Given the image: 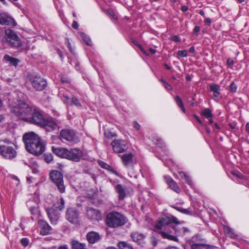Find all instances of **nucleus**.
<instances>
[{
  "label": "nucleus",
  "instance_id": "f257e3e1",
  "mask_svg": "<svg viewBox=\"0 0 249 249\" xmlns=\"http://www.w3.org/2000/svg\"><path fill=\"white\" fill-rule=\"evenodd\" d=\"M26 149L29 153L38 156L42 154L45 149V144L38 135L31 132L25 133L22 138Z\"/></svg>",
  "mask_w": 249,
  "mask_h": 249
},
{
  "label": "nucleus",
  "instance_id": "f03ea898",
  "mask_svg": "<svg viewBox=\"0 0 249 249\" xmlns=\"http://www.w3.org/2000/svg\"><path fill=\"white\" fill-rule=\"evenodd\" d=\"M106 222L109 228H116L124 225L126 222V218L121 213L112 211L107 215Z\"/></svg>",
  "mask_w": 249,
  "mask_h": 249
},
{
  "label": "nucleus",
  "instance_id": "7ed1b4c3",
  "mask_svg": "<svg viewBox=\"0 0 249 249\" xmlns=\"http://www.w3.org/2000/svg\"><path fill=\"white\" fill-rule=\"evenodd\" d=\"M33 108L23 101H19L17 106L14 107L13 111L16 115L25 121L28 120Z\"/></svg>",
  "mask_w": 249,
  "mask_h": 249
},
{
  "label": "nucleus",
  "instance_id": "20e7f679",
  "mask_svg": "<svg viewBox=\"0 0 249 249\" xmlns=\"http://www.w3.org/2000/svg\"><path fill=\"white\" fill-rule=\"evenodd\" d=\"M174 222H178V219L174 216H164L160 219L156 223L155 228L158 230L170 231Z\"/></svg>",
  "mask_w": 249,
  "mask_h": 249
},
{
  "label": "nucleus",
  "instance_id": "39448f33",
  "mask_svg": "<svg viewBox=\"0 0 249 249\" xmlns=\"http://www.w3.org/2000/svg\"><path fill=\"white\" fill-rule=\"evenodd\" d=\"M9 141H0V155L4 159L12 160L17 156V152L14 148L8 145Z\"/></svg>",
  "mask_w": 249,
  "mask_h": 249
},
{
  "label": "nucleus",
  "instance_id": "423d86ee",
  "mask_svg": "<svg viewBox=\"0 0 249 249\" xmlns=\"http://www.w3.org/2000/svg\"><path fill=\"white\" fill-rule=\"evenodd\" d=\"M50 177L52 181L56 185L58 190L61 193L65 191V187L63 182V177L62 173L56 170H53L50 174Z\"/></svg>",
  "mask_w": 249,
  "mask_h": 249
},
{
  "label": "nucleus",
  "instance_id": "0eeeda50",
  "mask_svg": "<svg viewBox=\"0 0 249 249\" xmlns=\"http://www.w3.org/2000/svg\"><path fill=\"white\" fill-rule=\"evenodd\" d=\"M45 119L46 118L42 115L40 110L34 108L27 122L41 127L45 124Z\"/></svg>",
  "mask_w": 249,
  "mask_h": 249
},
{
  "label": "nucleus",
  "instance_id": "6e6552de",
  "mask_svg": "<svg viewBox=\"0 0 249 249\" xmlns=\"http://www.w3.org/2000/svg\"><path fill=\"white\" fill-rule=\"evenodd\" d=\"M60 135L62 139L71 142L77 143L80 141L79 137L72 129H64L61 130Z\"/></svg>",
  "mask_w": 249,
  "mask_h": 249
},
{
  "label": "nucleus",
  "instance_id": "1a4fd4ad",
  "mask_svg": "<svg viewBox=\"0 0 249 249\" xmlns=\"http://www.w3.org/2000/svg\"><path fill=\"white\" fill-rule=\"evenodd\" d=\"M29 80L32 87L36 90H42L47 86L46 81L38 75H33L30 77Z\"/></svg>",
  "mask_w": 249,
  "mask_h": 249
},
{
  "label": "nucleus",
  "instance_id": "9d476101",
  "mask_svg": "<svg viewBox=\"0 0 249 249\" xmlns=\"http://www.w3.org/2000/svg\"><path fill=\"white\" fill-rule=\"evenodd\" d=\"M113 151L117 154L125 152L128 149L126 142L120 139H115L111 143Z\"/></svg>",
  "mask_w": 249,
  "mask_h": 249
},
{
  "label": "nucleus",
  "instance_id": "9b49d317",
  "mask_svg": "<svg viewBox=\"0 0 249 249\" xmlns=\"http://www.w3.org/2000/svg\"><path fill=\"white\" fill-rule=\"evenodd\" d=\"M5 35L7 36V41L14 47H19L20 46L19 38L17 35L12 30L7 29L5 31Z\"/></svg>",
  "mask_w": 249,
  "mask_h": 249
},
{
  "label": "nucleus",
  "instance_id": "f8f14e48",
  "mask_svg": "<svg viewBox=\"0 0 249 249\" xmlns=\"http://www.w3.org/2000/svg\"><path fill=\"white\" fill-rule=\"evenodd\" d=\"M66 218L72 224H77L79 223V213L74 208L68 209L66 211Z\"/></svg>",
  "mask_w": 249,
  "mask_h": 249
},
{
  "label": "nucleus",
  "instance_id": "ddd939ff",
  "mask_svg": "<svg viewBox=\"0 0 249 249\" xmlns=\"http://www.w3.org/2000/svg\"><path fill=\"white\" fill-rule=\"evenodd\" d=\"M68 154L69 156H68L67 159L75 162H78L83 156L82 151L78 148L68 149Z\"/></svg>",
  "mask_w": 249,
  "mask_h": 249
},
{
  "label": "nucleus",
  "instance_id": "4468645a",
  "mask_svg": "<svg viewBox=\"0 0 249 249\" xmlns=\"http://www.w3.org/2000/svg\"><path fill=\"white\" fill-rule=\"evenodd\" d=\"M87 215L89 219L92 221H99L102 219L101 213L98 210L91 208L87 209Z\"/></svg>",
  "mask_w": 249,
  "mask_h": 249
},
{
  "label": "nucleus",
  "instance_id": "2eb2a0df",
  "mask_svg": "<svg viewBox=\"0 0 249 249\" xmlns=\"http://www.w3.org/2000/svg\"><path fill=\"white\" fill-rule=\"evenodd\" d=\"M48 217L52 224H55L59 218V213L54 209L50 208L47 210Z\"/></svg>",
  "mask_w": 249,
  "mask_h": 249
},
{
  "label": "nucleus",
  "instance_id": "dca6fc26",
  "mask_svg": "<svg viewBox=\"0 0 249 249\" xmlns=\"http://www.w3.org/2000/svg\"><path fill=\"white\" fill-rule=\"evenodd\" d=\"M38 226L40 229V233L41 234L47 235L50 233L51 227L44 220H39L38 221Z\"/></svg>",
  "mask_w": 249,
  "mask_h": 249
},
{
  "label": "nucleus",
  "instance_id": "f3484780",
  "mask_svg": "<svg viewBox=\"0 0 249 249\" xmlns=\"http://www.w3.org/2000/svg\"><path fill=\"white\" fill-rule=\"evenodd\" d=\"M44 124L41 127H44L47 131L58 129V126L57 124L51 119L46 118Z\"/></svg>",
  "mask_w": 249,
  "mask_h": 249
},
{
  "label": "nucleus",
  "instance_id": "a211bd4d",
  "mask_svg": "<svg viewBox=\"0 0 249 249\" xmlns=\"http://www.w3.org/2000/svg\"><path fill=\"white\" fill-rule=\"evenodd\" d=\"M52 151L54 154L60 158L67 159L68 156H69L68 154V149L67 148L61 147L55 148L54 146H53Z\"/></svg>",
  "mask_w": 249,
  "mask_h": 249
},
{
  "label": "nucleus",
  "instance_id": "6ab92c4d",
  "mask_svg": "<svg viewBox=\"0 0 249 249\" xmlns=\"http://www.w3.org/2000/svg\"><path fill=\"white\" fill-rule=\"evenodd\" d=\"M134 155L131 153L124 154L121 157L122 162L126 167H129L133 164Z\"/></svg>",
  "mask_w": 249,
  "mask_h": 249
},
{
  "label": "nucleus",
  "instance_id": "aec40b11",
  "mask_svg": "<svg viewBox=\"0 0 249 249\" xmlns=\"http://www.w3.org/2000/svg\"><path fill=\"white\" fill-rule=\"evenodd\" d=\"M14 19L4 13H0V24L2 25H10L14 23Z\"/></svg>",
  "mask_w": 249,
  "mask_h": 249
},
{
  "label": "nucleus",
  "instance_id": "412c9836",
  "mask_svg": "<svg viewBox=\"0 0 249 249\" xmlns=\"http://www.w3.org/2000/svg\"><path fill=\"white\" fill-rule=\"evenodd\" d=\"M131 237L132 240L138 243L139 245H142L144 243L145 236L141 233L134 231L131 234Z\"/></svg>",
  "mask_w": 249,
  "mask_h": 249
},
{
  "label": "nucleus",
  "instance_id": "4be33fe9",
  "mask_svg": "<svg viewBox=\"0 0 249 249\" xmlns=\"http://www.w3.org/2000/svg\"><path fill=\"white\" fill-rule=\"evenodd\" d=\"M174 224H176V225L175 226L173 225L172 229L174 230L178 235H183L186 232L188 231L187 228L180 225V222L178 220V222H174Z\"/></svg>",
  "mask_w": 249,
  "mask_h": 249
},
{
  "label": "nucleus",
  "instance_id": "5701e85b",
  "mask_svg": "<svg viewBox=\"0 0 249 249\" xmlns=\"http://www.w3.org/2000/svg\"><path fill=\"white\" fill-rule=\"evenodd\" d=\"M87 238L89 243L94 244L98 242L101 237L98 232L92 231L87 234Z\"/></svg>",
  "mask_w": 249,
  "mask_h": 249
},
{
  "label": "nucleus",
  "instance_id": "b1692460",
  "mask_svg": "<svg viewBox=\"0 0 249 249\" xmlns=\"http://www.w3.org/2000/svg\"><path fill=\"white\" fill-rule=\"evenodd\" d=\"M4 60L8 62L11 65L16 67L20 62V60L17 58L10 56L9 55L6 54L4 56Z\"/></svg>",
  "mask_w": 249,
  "mask_h": 249
},
{
  "label": "nucleus",
  "instance_id": "393cba45",
  "mask_svg": "<svg viewBox=\"0 0 249 249\" xmlns=\"http://www.w3.org/2000/svg\"><path fill=\"white\" fill-rule=\"evenodd\" d=\"M115 190L119 195V198L120 200H123L126 196L124 189L122 185L118 184L115 187Z\"/></svg>",
  "mask_w": 249,
  "mask_h": 249
},
{
  "label": "nucleus",
  "instance_id": "a878e982",
  "mask_svg": "<svg viewBox=\"0 0 249 249\" xmlns=\"http://www.w3.org/2000/svg\"><path fill=\"white\" fill-rule=\"evenodd\" d=\"M65 201L63 198L59 199L53 205V209H54L56 211H61L64 207Z\"/></svg>",
  "mask_w": 249,
  "mask_h": 249
},
{
  "label": "nucleus",
  "instance_id": "bb28decb",
  "mask_svg": "<svg viewBox=\"0 0 249 249\" xmlns=\"http://www.w3.org/2000/svg\"><path fill=\"white\" fill-rule=\"evenodd\" d=\"M210 89L213 92V96L218 97L220 94V86L216 84H212L210 86Z\"/></svg>",
  "mask_w": 249,
  "mask_h": 249
},
{
  "label": "nucleus",
  "instance_id": "cd10ccee",
  "mask_svg": "<svg viewBox=\"0 0 249 249\" xmlns=\"http://www.w3.org/2000/svg\"><path fill=\"white\" fill-rule=\"evenodd\" d=\"M168 232L169 231L165 232L164 231H160V233L164 238L178 242V238L176 236L169 234Z\"/></svg>",
  "mask_w": 249,
  "mask_h": 249
},
{
  "label": "nucleus",
  "instance_id": "c85d7f7f",
  "mask_svg": "<svg viewBox=\"0 0 249 249\" xmlns=\"http://www.w3.org/2000/svg\"><path fill=\"white\" fill-rule=\"evenodd\" d=\"M71 249H87L84 244L79 243L77 241H71Z\"/></svg>",
  "mask_w": 249,
  "mask_h": 249
},
{
  "label": "nucleus",
  "instance_id": "c756f323",
  "mask_svg": "<svg viewBox=\"0 0 249 249\" xmlns=\"http://www.w3.org/2000/svg\"><path fill=\"white\" fill-rule=\"evenodd\" d=\"M175 100L177 104L178 105V107L180 108L182 112L185 113L186 110L184 107V105L181 98L178 96H177L175 98Z\"/></svg>",
  "mask_w": 249,
  "mask_h": 249
},
{
  "label": "nucleus",
  "instance_id": "7c9ffc66",
  "mask_svg": "<svg viewBox=\"0 0 249 249\" xmlns=\"http://www.w3.org/2000/svg\"><path fill=\"white\" fill-rule=\"evenodd\" d=\"M192 249H210L207 245L201 244H193L191 245Z\"/></svg>",
  "mask_w": 249,
  "mask_h": 249
},
{
  "label": "nucleus",
  "instance_id": "2f4dec72",
  "mask_svg": "<svg viewBox=\"0 0 249 249\" xmlns=\"http://www.w3.org/2000/svg\"><path fill=\"white\" fill-rule=\"evenodd\" d=\"M118 247L120 249H133L130 244L124 241L120 242L118 244Z\"/></svg>",
  "mask_w": 249,
  "mask_h": 249
},
{
  "label": "nucleus",
  "instance_id": "473e14b6",
  "mask_svg": "<svg viewBox=\"0 0 249 249\" xmlns=\"http://www.w3.org/2000/svg\"><path fill=\"white\" fill-rule=\"evenodd\" d=\"M179 174L181 178H183L185 182L189 185H192V181L189 177L184 172H179Z\"/></svg>",
  "mask_w": 249,
  "mask_h": 249
},
{
  "label": "nucleus",
  "instance_id": "72a5a7b5",
  "mask_svg": "<svg viewBox=\"0 0 249 249\" xmlns=\"http://www.w3.org/2000/svg\"><path fill=\"white\" fill-rule=\"evenodd\" d=\"M80 37L84 40L85 43L89 46L91 45V41L90 38L84 33L80 34Z\"/></svg>",
  "mask_w": 249,
  "mask_h": 249
},
{
  "label": "nucleus",
  "instance_id": "f704fd0d",
  "mask_svg": "<svg viewBox=\"0 0 249 249\" xmlns=\"http://www.w3.org/2000/svg\"><path fill=\"white\" fill-rule=\"evenodd\" d=\"M62 100L65 104L71 106L72 97H70L66 94H63L62 96Z\"/></svg>",
  "mask_w": 249,
  "mask_h": 249
},
{
  "label": "nucleus",
  "instance_id": "c9c22d12",
  "mask_svg": "<svg viewBox=\"0 0 249 249\" xmlns=\"http://www.w3.org/2000/svg\"><path fill=\"white\" fill-rule=\"evenodd\" d=\"M169 186L171 189L175 191L176 192L179 193L180 192V190L179 188L178 187L177 184L175 182V181L174 180L173 181L171 184H170Z\"/></svg>",
  "mask_w": 249,
  "mask_h": 249
},
{
  "label": "nucleus",
  "instance_id": "e433bc0d",
  "mask_svg": "<svg viewBox=\"0 0 249 249\" xmlns=\"http://www.w3.org/2000/svg\"><path fill=\"white\" fill-rule=\"evenodd\" d=\"M202 115L206 118H210L212 117V113L209 108H205L202 112Z\"/></svg>",
  "mask_w": 249,
  "mask_h": 249
},
{
  "label": "nucleus",
  "instance_id": "4c0bfd02",
  "mask_svg": "<svg viewBox=\"0 0 249 249\" xmlns=\"http://www.w3.org/2000/svg\"><path fill=\"white\" fill-rule=\"evenodd\" d=\"M74 105L77 107H81V105L79 100L75 96L72 97L71 106Z\"/></svg>",
  "mask_w": 249,
  "mask_h": 249
},
{
  "label": "nucleus",
  "instance_id": "58836bf2",
  "mask_svg": "<svg viewBox=\"0 0 249 249\" xmlns=\"http://www.w3.org/2000/svg\"><path fill=\"white\" fill-rule=\"evenodd\" d=\"M44 160L47 163H50L53 160V156L51 154H44Z\"/></svg>",
  "mask_w": 249,
  "mask_h": 249
},
{
  "label": "nucleus",
  "instance_id": "ea45409f",
  "mask_svg": "<svg viewBox=\"0 0 249 249\" xmlns=\"http://www.w3.org/2000/svg\"><path fill=\"white\" fill-rule=\"evenodd\" d=\"M174 208L185 214H191L190 211L188 209L180 208L178 207H173Z\"/></svg>",
  "mask_w": 249,
  "mask_h": 249
},
{
  "label": "nucleus",
  "instance_id": "a19ab883",
  "mask_svg": "<svg viewBox=\"0 0 249 249\" xmlns=\"http://www.w3.org/2000/svg\"><path fill=\"white\" fill-rule=\"evenodd\" d=\"M104 135H105V136L108 139H110V138H113V137H115L116 136V135L115 133H112L108 130L106 131L105 132Z\"/></svg>",
  "mask_w": 249,
  "mask_h": 249
},
{
  "label": "nucleus",
  "instance_id": "79ce46f5",
  "mask_svg": "<svg viewBox=\"0 0 249 249\" xmlns=\"http://www.w3.org/2000/svg\"><path fill=\"white\" fill-rule=\"evenodd\" d=\"M133 43L137 46H138L139 47V48L140 49V50L142 51V52L144 53L145 54V55H149V53H147L145 50L144 49L142 48V47L138 43L137 41H133Z\"/></svg>",
  "mask_w": 249,
  "mask_h": 249
},
{
  "label": "nucleus",
  "instance_id": "37998d69",
  "mask_svg": "<svg viewBox=\"0 0 249 249\" xmlns=\"http://www.w3.org/2000/svg\"><path fill=\"white\" fill-rule=\"evenodd\" d=\"M20 243L24 247H26L28 246L29 244V241L27 238H23L21 239Z\"/></svg>",
  "mask_w": 249,
  "mask_h": 249
},
{
  "label": "nucleus",
  "instance_id": "c03bdc74",
  "mask_svg": "<svg viewBox=\"0 0 249 249\" xmlns=\"http://www.w3.org/2000/svg\"><path fill=\"white\" fill-rule=\"evenodd\" d=\"M178 54L181 57H186L187 55V52L186 50H179L178 52Z\"/></svg>",
  "mask_w": 249,
  "mask_h": 249
},
{
  "label": "nucleus",
  "instance_id": "a18cd8bd",
  "mask_svg": "<svg viewBox=\"0 0 249 249\" xmlns=\"http://www.w3.org/2000/svg\"><path fill=\"white\" fill-rule=\"evenodd\" d=\"M225 231L231 237H233L235 236L234 233L232 232V229L229 227L225 229Z\"/></svg>",
  "mask_w": 249,
  "mask_h": 249
},
{
  "label": "nucleus",
  "instance_id": "49530a36",
  "mask_svg": "<svg viewBox=\"0 0 249 249\" xmlns=\"http://www.w3.org/2000/svg\"><path fill=\"white\" fill-rule=\"evenodd\" d=\"M230 89L231 91L235 92L236 90L237 87L236 85L233 82H232L230 86Z\"/></svg>",
  "mask_w": 249,
  "mask_h": 249
},
{
  "label": "nucleus",
  "instance_id": "de8ad7c7",
  "mask_svg": "<svg viewBox=\"0 0 249 249\" xmlns=\"http://www.w3.org/2000/svg\"><path fill=\"white\" fill-rule=\"evenodd\" d=\"M100 165L102 167H103V168H105V169H108V168L110 167V166L108 164H107L106 163L103 162V161H102L100 163Z\"/></svg>",
  "mask_w": 249,
  "mask_h": 249
},
{
  "label": "nucleus",
  "instance_id": "09e8293b",
  "mask_svg": "<svg viewBox=\"0 0 249 249\" xmlns=\"http://www.w3.org/2000/svg\"><path fill=\"white\" fill-rule=\"evenodd\" d=\"M164 86L165 88L168 90H171L172 89L171 86L166 82H164Z\"/></svg>",
  "mask_w": 249,
  "mask_h": 249
},
{
  "label": "nucleus",
  "instance_id": "8fccbe9b",
  "mask_svg": "<svg viewBox=\"0 0 249 249\" xmlns=\"http://www.w3.org/2000/svg\"><path fill=\"white\" fill-rule=\"evenodd\" d=\"M165 180L166 182L169 185L171 183L174 181L172 178L169 177H166L165 178Z\"/></svg>",
  "mask_w": 249,
  "mask_h": 249
},
{
  "label": "nucleus",
  "instance_id": "3c124183",
  "mask_svg": "<svg viewBox=\"0 0 249 249\" xmlns=\"http://www.w3.org/2000/svg\"><path fill=\"white\" fill-rule=\"evenodd\" d=\"M200 28L198 26H196L194 29V33L197 36L199 32Z\"/></svg>",
  "mask_w": 249,
  "mask_h": 249
},
{
  "label": "nucleus",
  "instance_id": "603ef678",
  "mask_svg": "<svg viewBox=\"0 0 249 249\" xmlns=\"http://www.w3.org/2000/svg\"><path fill=\"white\" fill-rule=\"evenodd\" d=\"M61 81L63 83H69L70 82V80L68 78H67V77H62L61 78Z\"/></svg>",
  "mask_w": 249,
  "mask_h": 249
},
{
  "label": "nucleus",
  "instance_id": "864d4df0",
  "mask_svg": "<svg viewBox=\"0 0 249 249\" xmlns=\"http://www.w3.org/2000/svg\"><path fill=\"white\" fill-rule=\"evenodd\" d=\"M134 127L137 129L139 130L140 127V124L136 121L133 122V123Z\"/></svg>",
  "mask_w": 249,
  "mask_h": 249
},
{
  "label": "nucleus",
  "instance_id": "5fc2aeb1",
  "mask_svg": "<svg viewBox=\"0 0 249 249\" xmlns=\"http://www.w3.org/2000/svg\"><path fill=\"white\" fill-rule=\"evenodd\" d=\"M227 63L229 66H232L234 64V61L230 58H228Z\"/></svg>",
  "mask_w": 249,
  "mask_h": 249
},
{
  "label": "nucleus",
  "instance_id": "6e6d98bb",
  "mask_svg": "<svg viewBox=\"0 0 249 249\" xmlns=\"http://www.w3.org/2000/svg\"><path fill=\"white\" fill-rule=\"evenodd\" d=\"M72 27L74 29H77L78 27V24L76 21H73L72 24Z\"/></svg>",
  "mask_w": 249,
  "mask_h": 249
},
{
  "label": "nucleus",
  "instance_id": "4d7b16f0",
  "mask_svg": "<svg viewBox=\"0 0 249 249\" xmlns=\"http://www.w3.org/2000/svg\"><path fill=\"white\" fill-rule=\"evenodd\" d=\"M89 175L90 176L91 178H92V179L94 181L95 183H96V176L92 173H89Z\"/></svg>",
  "mask_w": 249,
  "mask_h": 249
},
{
  "label": "nucleus",
  "instance_id": "13d9d810",
  "mask_svg": "<svg viewBox=\"0 0 249 249\" xmlns=\"http://www.w3.org/2000/svg\"><path fill=\"white\" fill-rule=\"evenodd\" d=\"M204 22L206 24H207L208 25H210V24L211 23V20L210 18H206L205 19Z\"/></svg>",
  "mask_w": 249,
  "mask_h": 249
},
{
  "label": "nucleus",
  "instance_id": "bf43d9fd",
  "mask_svg": "<svg viewBox=\"0 0 249 249\" xmlns=\"http://www.w3.org/2000/svg\"><path fill=\"white\" fill-rule=\"evenodd\" d=\"M173 40L175 41V42H179L180 41V39L177 36H174L173 37Z\"/></svg>",
  "mask_w": 249,
  "mask_h": 249
},
{
  "label": "nucleus",
  "instance_id": "052dcab7",
  "mask_svg": "<svg viewBox=\"0 0 249 249\" xmlns=\"http://www.w3.org/2000/svg\"><path fill=\"white\" fill-rule=\"evenodd\" d=\"M149 51L150 53L152 54H154L156 53V52L155 49H152V48H150L149 49Z\"/></svg>",
  "mask_w": 249,
  "mask_h": 249
},
{
  "label": "nucleus",
  "instance_id": "680f3d73",
  "mask_svg": "<svg viewBox=\"0 0 249 249\" xmlns=\"http://www.w3.org/2000/svg\"><path fill=\"white\" fill-rule=\"evenodd\" d=\"M188 8L186 6L183 5L181 7V10L185 12H186L188 10Z\"/></svg>",
  "mask_w": 249,
  "mask_h": 249
},
{
  "label": "nucleus",
  "instance_id": "e2e57ef3",
  "mask_svg": "<svg viewBox=\"0 0 249 249\" xmlns=\"http://www.w3.org/2000/svg\"><path fill=\"white\" fill-rule=\"evenodd\" d=\"M194 116L196 118V119L198 122V123L202 124V123L201 122V121L200 120L199 118L196 115H194Z\"/></svg>",
  "mask_w": 249,
  "mask_h": 249
},
{
  "label": "nucleus",
  "instance_id": "0e129e2a",
  "mask_svg": "<svg viewBox=\"0 0 249 249\" xmlns=\"http://www.w3.org/2000/svg\"><path fill=\"white\" fill-rule=\"evenodd\" d=\"M189 51L191 53H194L195 52V48L194 47H191L189 50Z\"/></svg>",
  "mask_w": 249,
  "mask_h": 249
},
{
  "label": "nucleus",
  "instance_id": "69168bd1",
  "mask_svg": "<svg viewBox=\"0 0 249 249\" xmlns=\"http://www.w3.org/2000/svg\"><path fill=\"white\" fill-rule=\"evenodd\" d=\"M246 129L247 131L249 133V123H248L246 125Z\"/></svg>",
  "mask_w": 249,
  "mask_h": 249
},
{
  "label": "nucleus",
  "instance_id": "338daca9",
  "mask_svg": "<svg viewBox=\"0 0 249 249\" xmlns=\"http://www.w3.org/2000/svg\"><path fill=\"white\" fill-rule=\"evenodd\" d=\"M165 249H179L176 247H172H172H167V248H165Z\"/></svg>",
  "mask_w": 249,
  "mask_h": 249
},
{
  "label": "nucleus",
  "instance_id": "774afa93",
  "mask_svg": "<svg viewBox=\"0 0 249 249\" xmlns=\"http://www.w3.org/2000/svg\"><path fill=\"white\" fill-rule=\"evenodd\" d=\"M58 249H68L66 246H61Z\"/></svg>",
  "mask_w": 249,
  "mask_h": 249
}]
</instances>
